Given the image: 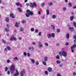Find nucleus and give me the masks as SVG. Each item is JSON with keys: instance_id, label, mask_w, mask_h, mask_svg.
I'll return each mask as SVG.
<instances>
[{"instance_id": "f257e3e1", "label": "nucleus", "mask_w": 76, "mask_h": 76, "mask_svg": "<svg viewBox=\"0 0 76 76\" xmlns=\"http://www.w3.org/2000/svg\"><path fill=\"white\" fill-rule=\"evenodd\" d=\"M63 50H64V48H62L61 52H59V54L61 56L62 55L65 58H66L67 55L65 51H63Z\"/></svg>"}, {"instance_id": "f03ea898", "label": "nucleus", "mask_w": 76, "mask_h": 76, "mask_svg": "<svg viewBox=\"0 0 76 76\" xmlns=\"http://www.w3.org/2000/svg\"><path fill=\"white\" fill-rule=\"evenodd\" d=\"M26 12L27 13H26V17H29V16H30V15L31 16L33 15V12L32 11H30V10H26Z\"/></svg>"}, {"instance_id": "7ed1b4c3", "label": "nucleus", "mask_w": 76, "mask_h": 76, "mask_svg": "<svg viewBox=\"0 0 76 76\" xmlns=\"http://www.w3.org/2000/svg\"><path fill=\"white\" fill-rule=\"evenodd\" d=\"M15 66L14 65H12L10 67V71L11 73H13L15 72Z\"/></svg>"}, {"instance_id": "20e7f679", "label": "nucleus", "mask_w": 76, "mask_h": 76, "mask_svg": "<svg viewBox=\"0 0 76 76\" xmlns=\"http://www.w3.org/2000/svg\"><path fill=\"white\" fill-rule=\"evenodd\" d=\"M74 48H76V45L75 44H74L71 47V49L72 53H74Z\"/></svg>"}, {"instance_id": "39448f33", "label": "nucleus", "mask_w": 76, "mask_h": 76, "mask_svg": "<svg viewBox=\"0 0 76 76\" xmlns=\"http://www.w3.org/2000/svg\"><path fill=\"white\" fill-rule=\"evenodd\" d=\"M6 26L7 27L5 28V30L6 32H9V31H10V30L9 29V25L7 24L6 25Z\"/></svg>"}, {"instance_id": "423d86ee", "label": "nucleus", "mask_w": 76, "mask_h": 76, "mask_svg": "<svg viewBox=\"0 0 76 76\" xmlns=\"http://www.w3.org/2000/svg\"><path fill=\"white\" fill-rule=\"evenodd\" d=\"M48 70L49 72H51L53 71L51 67H48Z\"/></svg>"}, {"instance_id": "0eeeda50", "label": "nucleus", "mask_w": 76, "mask_h": 76, "mask_svg": "<svg viewBox=\"0 0 76 76\" xmlns=\"http://www.w3.org/2000/svg\"><path fill=\"white\" fill-rule=\"evenodd\" d=\"M16 72V73L14 74V76H18V75H19V72H18V70H15Z\"/></svg>"}, {"instance_id": "6e6552de", "label": "nucleus", "mask_w": 76, "mask_h": 76, "mask_svg": "<svg viewBox=\"0 0 76 76\" xmlns=\"http://www.w3.org/2000/svg\"><path fill=\"white\" fill-rule=\"evenodd\" d=\"M39 48H42V47H43V45L42 43H39Z\"/></svg>"}, {"instance_id": "1a4fd4ad", "label": "nucleus", "mask_w": 76, "mask_h": 76, "mask_svg": "<svg viewBox=\"0 0 76 76\" xmlns=\"http://www.w3.org/2000/svg\"><path fill=\"white\" fill-rule=\"evenodd\" d=\"M10 16H11V18H15V16H14V15L12 13H11L10 14Z\"/></svg>"}, {"instance_id": "9d476101", "label": "nucleus", "mask_w": 76, "mask_h": 76, "mask_svg": "<svg viewBox=\"0 0 76 76\" xmlns=\"http://www.w3.org/2000/svg\"><path fill=\"white\" fill-rule=\"evenodd\" d=\"M47 37L49 38H51V34H47Z\"/></svg>"}, {"instance_id": "9b49d317", "label": "nucleus", "mask_w": 76, "mask_h": 76, "mask_svg": "<svg viewBox=\"0 0 76 76\" xmlns=\"http://www.w3.org/2000/svg\"><path fill=\"white\" fill-rule=\"evenodd\" d=\"M74 29V28L73 27H69V29L71 31H73V29Z\"/></svg>"}, {"instance_id": "f8f14e48", "label": "nucleus", "mask_w": 76, "mask_h": 76, "mask_svg": "<svg viewBox=\"0 0 76 76\" xmlns=\"http://www.w3.org/2000/svg\"><path fill=\"white\" fill-rule=\"evenodd\" d=\"M44 60L45 61H47L48 60V57L45 56L44 58Z\"/></svg>"}, {"instance_id": "ddd939ff", "label": "nucleus", "mask_w": 76, "mask_h": 76, "mask_svg": "<svg viewBox=\"0 0 76 76\" xmlns=\"http://www.w3.org/2000/svg\"><path fill=\"white\" fill-rule=\"evenodd\" d=\"M30 7H32L33 8L34 7V4L32 3H30Z\"/></svg>"}, {"instance_id": "4468645a", "label": "nucleus", "mask_w": 76, "mask_h": 76, "mask_svg": "<svg viewBox=\"0 0 76 76\" xmlns=\"http://www.w3.org/2000/svg\"><path fill=\"white\" fill-rule=\"evenodd\" d=\"M5 20L7 22H9V18H6L5 19Z\"/></svg>"}, {"instance_id": "2eb2a0df", "label": "nucleus", "mask_w": 76, "mask_h": 76, "mask_svg": "<svg viewBox=\"0 0 76 76\" xmlns=\"http://www.w3.org/2000/svg\"><path fill=\"white\" fill-rule=\"evenodd\" d=\"M74 17L73 16H71L70 17V20L71 21H72L73 20V18Z\"/></svg>"}, {"instance_id": "dca6fc26", "label": "nucleus", "mask_w": 76, "mask_h": 76, "mask_svg": "<svg viewBox=\"0 0 76 76\" xmlns=\"http://www.w3.org/2000/svg\"><path fill=\"white\" fill-rule=\"evenodd\" d=\"M46 13L47 15H49V14L50 13V12H49V10H47L46 11Z\"/></svg>"}, {"instance_id": "f3484780", "label": "nucleus", "mask_w": 76, "mask_h": 76, "mask_svg": "<svg viewBox=\"0 0 76 76\" xmlns=\"http://www.w3.org/2000/svg\"><path fill=\"white\" fill-rule=\"evenodd\" d=\"M7 48L8 50L9 51H10L11 50V48L10 46H7Z\"/></svg>"}, {"instance_id": "a211bd4d", "label": "nucleus", "mask_w": 76, "mask_h": 76, "mask_svg": "<svg viewBox=\"0 0 76 76\" xmlns=\"http://www.w3.org/2000/svg\"><path fill=\"white\" fill-rule=\"evenodd\" d=\"M18 24L17 22H16L15 24V27H16L17 28H18Z\"/></svg>"}, {"instance_id": "6ab92c4d", "label": "nucleus", "mask_w": 76, "mask_h": 76, "mask_svg": "<svg viewBox=\"0 0 76 76\" xmlns=\"http://www.w3.org/2000/svg\"><path fill=\"white\" fill-rule=\"evenodd\" d=\"M28 49L30 50H34V47H32L31 48L29 47L28 48Z\"/></svg>"}, {"instance_id": "aec40b11", "label": "nucleus", "mask_w": 76, "mask_h": 76, "mask_svg": "<svg viewBox=\"0 0 76 76\" xmlns=\"http://www.w3.org/2000/svg\"><path fill=\"white\" fill-rule=\"evenodd\" d=\"M18 10L20 12H22V10L20 8H18Z\"/></svg>"}, {"instance_id": "412c9836", "label": "nucleus", "mask_w": 76, "mask_h": 76, "mask_svg": "<svg viewBox=\"0 0 76 76\" xmlns=\"http://www.w3.org/2000/svg\"><path fill=\"white\" fill-rule=\"evenodd\" d=\"M52 18L53 19H55V18H56V15H53Z\"/></svg>"}, {"instance_id": "4be33fe9", "label": "nucleus", "mask_w": 76, "mask_h": 76, "mask_svg": "<svg viewBox=\"0 0 76 76\" xmlns=\"http://www.w3.org/2000/svg\"><path fill=\"white\" fill-rule=\"evenodd\" d=\"M20 75L21 76H23V71L21 72L20 73Z\"/></svg>"}, {"instance_id": "5701e85b", "label": "nucleus", "mask_w": 76, "mask_h": 76, "mask_svg": "<svg viewBox=\"0 0 76 76\" xmlns=\"http://www.w3.org/2000/svg\"><path fill=\"white\" fill-rule=\"evenodd\" d=\"M31 61L33 63V64H34L35 63V60H34V59H31Z\"/></svg>"}, {"instance_id": "b1692460", "label": "nucleus", "mask_w": 76, "mask_h": 76, "mask_svg": "<svg viewBox=\"0 0 76 76\" xmlns=\"http://www.w3.org/2000/svg\"><path fill=\"white\" fill-rule=\"evenodd\" d=\"M57 76H61V74L60 73H57Z\"/></svg>"}, {"instance_id": "393cba45", "label": "nucleus", "mask_w": 76, "mask_h": 76, "mask_svg": "<svg viewBox=\"0 0 76 76\" xmlns=\"http://www.w3.org/2000/svg\"><path fill=\"white\" fill-rule=\"evenodd\" d=\"M52 37H53V38H54L55 37V34L54 33H53L51 34Z\"/></svg>"}, {"instance_id": "a878e982", "label": "nucleus", "mask_w": 76, "mask_h": 76, "mask_svg": "<svg viewBox=\"0 0 76 76\" xmlns=\"http://www.w3.org/2000/svg\"><path fill=\"white\" fill-rule=\"evenodd\" d=\"M42 63H43V64H44V65L45 66H46V65H47V63H46L44 61H43Z\"/></svg>"}, {"instance_id": "bb28decb", "label": "nucleus", "mask_w": 76, "mask_h": 76, "mask_svg": "<svg viewBox=\"0 0 76 76\" xmlns=\"http://www.w3.org/2000/svg\"><path fill=\"white\" fill-rule=\"evenodd\" d=\"M66 38H67V39H69V34H66Z\"/></svg>"}, {"instance_id": "cd10ccee", "label": "nucleus", "mask_w": 76, "mask_h": 76, "mask_svg": "<svg viewBox=\"0 0 76 76\" xmlns=\"http://www.w3.org/2000/svg\"><path fill=\"white\" fill-rule=\"evenodd\" d=\"M56 63L57 64H60V61L59 60H57L56 61Z\"/></svg>"}, {"instance_id": "c85d7f7f", "label": "nucleus", "mask_w": 76, "mask_h": 76, "mask_svg": "<svg viewBox=\"0 0 76 76\" xmlns=\"http://www.w3.org/2000/svg\"><path fill=\"white\" fill-rule=\"evenodd\" d=\"M14 38V36H12L10 38V41H12L13 39V38Z\"/></svg>"}, {"instance_id": "c756f323", "label": "nucleus", "mask_w": 76, "mask_h": 76, "mask_svg": "<svg viewBox=\"0 0 76 76\" xmlns=\"http://www.w3.org/2000/svg\"><path fill=\"white\" fill-rule=\"evenodd\" d=\"M73 23H74V26L75 28H76V22H75V21H74L73 22Z\"/></svg>"}, {"instance_id": "7c9ffc66", "label": "nucleus", "mask_w": 76, "mask_h": 76, "mask_svg": "<svg viewBox=\"0 0 76 76\" xmlns=\"http://www.w3.org/2000/svg\"><path fill=\"white\" fill-rule=\"evenodd\" d=\"M8 70V68H7V67H6L5 68V72H7Z\"/></svg>"}, {"instance_id": "2f4dec72", "label": "nucleus", "mask_w": 76, "mask_h": 76, "mask_svg": "<svg viewBox=\"0 0 76 76\" xmlns=\"http://www.w3.org/2000/svg\"><path fill=\"white\" fill-rule=\"evenodd\" d=\"M45 74L46 75H48V71H45Z\"/></svg>"}, {"instance_id": "473e14b6", "label": "nucleus", "mask_w": 76, "mask_h": 76, "mask_svg": "<svg viewBox=\"0 0 76 76\" xmlns=\"http://www.w3.org/2000/svg\"><path fill=\"white\" fill-rule=\"evenodd\" d=\"M72 3H71V2H69V7H71V6H72Z\"/></svg>"}, {"instance_id": "72a5a7b5", "label": "nucleus", "mask_w": 76, "mask_h": 76, "mask_svg": "<svg viewBox=\"0 0 76 76\" xmlns=\"http://www.w3.org/2000/svg\"><path fill=\"white\" fill-rule=\"evenodd\" d=\"M33 5L35 7H37V4H36V3H35V2H33Z\"/></svg>"}, {"instance_id": "f704fd0d", "label": "nucleus", "mask_w": 76, "mask_h": 76, "mask_svg": "<svg viewBox=\"0 0 76 76\" xmlns=\"http://www.w3.org/2000/svg\"><path fill=\"white\" fill-rule=\"evenodd\" d=\"M60 32V29H58L57 30V32L58 33Z\"/></svg>"}, {"instance_id": "c9c22d12", "label": "nucleus", "mask_w": 76, "mask_h": 76, "mask_svg": "<svg viewBox=\"0 0 76 76\" xmlns=\"http://www.w3.org/2000/svg\"><path fill=\"white\" fill-rule=\"evenodd\" d=\"M2 41L3 43H4L5 44L7 43V42H6V41H4V39H2Z\"/></svg>"}, {"instance_id": "e433bc0d", "label": "nucleus", "mask_w": 76, "mask_h": 76, "mask_svg": "<svg viewBox=\"0 0 76 76\" xmlns=\"http://www.w3.org/2000/svg\"><path fill=\"white\" fill-rule=\"evenodd\" d=\"M56 59H59L60 58V56L58 55H57L56 57Z\"/></svg>"}, {"instance_id": "4c0bfd02", "label": "nucleus", "mask_w": 76, "mask_h": 76, "mask_svg": "<svg viewBox=\"0 0 76 76\" xmlns=\"http://www.w3.org/2000/svg\"><path fill=\"white\" fill-rule=\"evenodd\" d=\"M34 28H31V31H32V32H33L34 31Z\"/></svg>"}, {"instance_id": "58836bf2", "label": "nucleus", "mask_w": 76, "mask_h": 76, "mask_svg": "<svg viewBox=\"0 0 76 76\" xmlns=\"http://www.w3.org/2000/svg\"><path fill=\"white\" fill-rule=\"evenodd\" d=\"M20 31H21L22 32H23V28H20Z\"/></svg>"}, {"instance_id": "ea45409f", "label": "nucleus", "mask_w": 76, "mask_h": 76, "mask_svg": "<svg viewBox=\"0 0 76 76\" xmlns=\"http://www.w3.org/2000/svg\"><path fill=\"white\" fill-rule=\"evenodd\" d=\"M63 10L64 11H66V8L64 7L63 8Z\"/></svg>"}, {"instance_id": "a19ab883", "label": "nucleus", "mask_w": 76, "mask_h": 76, "mask_svg": "<svg viewBox=\"0 0 76 76\" xmlns=\"http://www.w3.org/2000/svg\"><path fill=\"white\" fill-rule=\"evenodd\" d=\"M14 60H18V58L17 57H15L14 58Z\"/></svg>"}, {"instance_id": "79ce46f5", "label": "nucleus", "mask_w": 76, "mask_h": 76, "mask_svg": "<svg viewBox=\"0 0 76 76\" xmlns=\"http://www.w3.org/2000/svg\"><path fill=\"white\" fill-rule=\"evenodd\" d=\"M35 32L36 33H38V29H36L35 30Z\"/></svg>"}, {"instance_id": "37998d69", "label": "nucleus", "mask_w": 76, "mask_h": 76, "mask_svg": "<svg viewBox=\"0 0 76 76\" xmlns=\"http://www.w3.org/2000/svg\"><path fill=\"white\" fill-rule=\"evenodd\" d=\"M63 64H59V66L61 67L62 66Z\"/></svg>"}, {"instance_id": "c03bdc74", "label": "nucleus", "mask_w": 76, "mask_h": 76, "mask_svg": "<svg viewBox=\"0 0 76 76\" xmlns=\"http://www.w3.org/2000/svg\"><path fill=\"white\" fill-rule=\"evenodd\" d=\"M23 54L24 56H26V53L24 52L23 53Z\"/></svg>"}, {"instance_id": "a18cd8bd", "label": "nucleus", "mask_w": 76, "mask_h": 76, "mask_svg": "<svg viewBox=\"0 0 76 76\" xmlns=\"http://www.w3.org/2000/svg\"><path fill=\"white\" fill-rule=\"evenodd\" d=\"M42 6V7H43V6H44V5H45V4L44 3H43L41 4Z\"/></svg>"}, {"instance_id": "49530a36", "label": "nucleus", "mask_w": 76, "mask_h": 76, "mask_svg": "<svg viewBox=\"0 0 76 76\" xmlns=\"http://www.w3.org/2000/svg\"><path fill=\"white\" fill-rule=\"evenodd\" d=\"M16 5H17V6H19V4H19V3H16Z\"/></svg>"}, {"instance_id": "de8ad7c7", "label": "nucleus", "mask_w": 76, "mask_h": 76, "mask_svg": "<svg viewBox=\"0 0 76 76\" xmlns=\"http://www.w3.org/2000/svg\"><path fill=\"white\" fill-rule=\"evenodd\" d=\"M13 40H15V41H16V40H17V38H16V37H14L13 38Z\"/></svg>"}, {"instance_id": "09e8293b", "label": "nucleus", "mask_w": 76, "mask_h": 76, "mask_svg": "<svg viewBox=\"0 0 76 76\" xmlns=\"http://www.w3.org/2000/svg\"><path fill=\"white\" fill-rule=\"evenodd\" d=\"M45 44L46 46H48V44L47 43H45Z\"/></svg>"}, {"instance_id": "8fccbe9b", "label": "nucleus", "mask_w": 76, "mask_h": 76, "mask_svg": "<svg viewBox=\"0 0 76 76\" xmlns=\"http://www.w3.org/2000/svg\"><path fill=\"white\" fill-rule=\"evenodd\" d=\"M52 4H53L51 2H50L49 3V5H50V6H52Z\"/></svg>"}, {"instance_id": "3c124183", "label": "nucleus", "mask_w": 76, "mask_h": 76, "mask_svg": "<svg viewBox=\"0 0 76 76\" xmlns=\"http://www.w3.org/2000/svg\"><path fill=\"white\" fill-rule=\"evenodd\" d=\"M36 64L37 65H38V64H39V63H38V61H37L36 63Z\"/></svg>"}, {"instance_id": "603ef678", "label": "nucleus", "mask_w": 76, "mask_h": 76, "mask_svg": "<svg viewBox=\"0 0 76 76\" xmlns=\"http://www.w3.org/2000/svg\"><path fill=\"white\" fill-rule=\"evenodd\" d=\"M38 34L39 36H41V32H39Z\"/></svg>"}, {"instance_id": "864d4df0", "label": "nucleus", "mask_w": 76, "mask_h": 76, "mask_svg": "<svg viewBox=\"0 0 76 76\" xmlns=\"http://www.w3.org/2000/svg\"><path fill=\"white\" fill-rule=\"evenodd\" d=\"M7 63H10V60L9 59H8L7 61Z\"/></svg>"}, {"instance_id": "5fc2aeb1", "label": "nucleus", "mask_w": 76, "mask_h": 76, "mask_svg": "<svg viewBox=\"0 0 76 76\" xmlns=\"http://www.w3.org/2000/svg\"><path fill=\"white\" fill-rule=\"evenodd\" d=\"M27 55L28 56V57H30V54L29 53H27Z\"/></svg>"}, {"instance_id": "6e6d98bb", "label": "nucleus", "mask_w": 76, "mask_h": 76, "mask_svg": "<svg viewBox=\"0 0 76 76\" xmlns=\"http://www.w3.org/2000/svg\"><path fill=\"white\" fill-rule=\"evenodd\" d=\"M76 73H75V72H74L73 73V76H76Z\"/></svg>"}, {"instance_id": "4d7b16f0", "label": "nucleus", "mask_w": 76, "mask_h": 76, "mask_svg": "<svg viewBox=\"0 0 76 76\" xmlns=\"http://www.w3.org/2000/svg\"><path fill=\"white\" fill-rule=\"evenodd\" d=\"M51 26H53V28L54 29L55 26L54 25H51Z\"/></svg>"}, {"instance_id": "13d9d810", "label": "nucleus", "mask_w": 76, "mask_h": 76, "mask_svg": "<svg viewBox=\"0 0 76 76\" xmlns=\"http://www.w3.org/2000/svg\"><path fill=\"white\" fill-rule=\"evenodd\" d=\"M4 51H7V48H5L4 49Z\"/></svg>"}, {"instance_id": "bf43d9fd", "label": "nucleus", "mask_w": 76, "mask_h": 76, "mask_svg": "<svg viewBox=\"0 0 76 76\" xmlns=\"http://www.w3.org/2000/svg\"><path fill=\"white\" fill-rule=\"evenodd\" d=\"M32 44H33V45H35V44H36V43H35V42H33Z\"/></svg>"}, {"instance_id": "052dcab7", "label": "nucleus", "mask_w": 76, "mask_h": 76, "mask_svg": "<svg viewBox=\"0 0 76 76\" xmlns=\"http://www.w3.org/2000/svg\"><path fill=\"white\" fill-rule=\"evenodd\" d=\"M56 45L57 46H60V44L59 43H56Z\"/></svg>"}, {"instance_id": "680f3d73", "label": "nucleus", "mask_w": 76, "mask_h": 76, "mask_svg": "<svg viewBox=\"0 0 76 76\" xmlns=\"http://www.w3.org/2000/svg\"><path fill=\"white\" fill-rule=\"evenodd\" d=\"M73 38H74V39H76V36H74L73 37Z\"/></svg>"}, {"instance_id": "e2e57ef3", "label": "nucleus", "mask_w": 76, "mask_h": 76, "mask_svg": "<svg viewBox=\"0 0 76 76\" xmlns=\"http://www.w3.org/2000/svg\"><path fill=\"white\" fill-rule=\"evenodd\" d=\"M7 73H8V75H10V71H7Z\"/></svg>"}, {"instance_id": "0e129e2a", "label": "nucleus", "mask_w": 76, "mask_h": 76, "mask_svg": "<svg viewBox=\"0 0 76 76\" xmlns=\"http://www.w3.org/2000/svg\"><path fill=\"white\" fill-rule=\"evenodd\" d=\"M26 6H29V3H27L26 4Z\"/></svg>"}, {"instance_id": "69168bd1", "label": "nucleus", "mask_w": 76, "mask_h": 76, "mask_svg": "<svg viewBox=\"0 0 76 76\" xmlns=\"http://www.w3.org/2000/svg\"><path fill=\"white\" fill-rule=\"evenodd\" d=\"M69 45V43H68V42H67L66 43V45Z\"/></svg>"}, {"instance_id": "338daca9", "label": "nucleus", "mask_w": 76, "mask_h": 76, "mask_svg": "<svg viewBox=\"0 0 76 76\" xmlns=\"http://www.w3.org/2000/svg\"><path fill=\"white\" fill-rule=\"evenodd\" d=\"M38 14L39 15H40L41 14V12H40V11L38 12Z\"/></svg>"}, {"instance_id": "774afa93", "label": "nucleus", "mask_w": 76, "mask_h": 76, "mask_svg": "<svg viewBox=\"0 0 76 76\" xmlns=\"http://www.w3.org/2000/svg\"><path fill=\"white\" fill-rule=\"evenodd\" d=\"M73 9H76V6H74L73 7Z\"/></svg>"}]
</instances>
